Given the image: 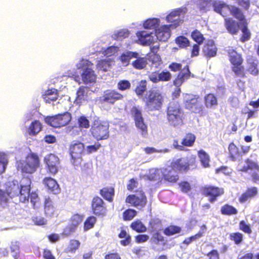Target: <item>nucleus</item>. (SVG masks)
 Wrapping results in <instances>:
<instances>
[{
	"label": "nucleus",
	"instance_id": "obj_1",
	"mask_svg": "<svg viewBox=\"0 0 259 259\" xmlns=\"http://www.w3.org/2000/svg\"><path fill=\"white\" fill-rule=\"evenodd\" d=\"M197 168V157L195 155H191L172 159L169 165L161 169V174L165 181L176 183L179 179V174H186Z\"/></svg>",
	"mask_w": 259,
	"mask_h": 259
},
{
	"label": "nucleus",
	"instance_id": "obj_2",
	"mask_svg": "<svg viewBox=\"0 0 259 259\" xmlns=\"http://www.w3.org/2000/svg\"><path fill=\"white\" fill-rule=\"evenodd\" d=\"M84 145L80 141H74L69 147L70 154L71 157V162L75 166H80L83 171L91 168V163H84L81 164L82 162V155L84 153Z\"/></svg>",
	"mask_w": 259,
	"mask_h": 259
},
{
	"label": "nucleus",
	"instance_id": "obj_3",
	"mask_svg": "<svg viewBox=\"0 0 259 259\" xmlns=\"http://www.w3.org/2000/svg\"><path fill=\"white\" fill-rule=\"evenodd\" d=\"M166 112L167 120L170 125L177 126L183 124L184 112L178 102L170 101L167 107Z\"/></svg>",
	"mask_w": 259,
	"mask_h": 259
},
{
	"label": "nucleus",
	"instance_id": "obj_4",
	"mask_svg": "<svg viewBox=\"0 0 259 259\" xmlns=\"http://www.w3.org/2000/svg\"><path fill=\"white\" fill-rule=\"evenodd\" d=\"M39 165L38 155L34 153H30L24 160L17 162V168L22 173L31 174L34 173Z\"/></svg>",
	"mask_w": 259,
	"mask_h": 259
},
{
	"label": "nucleus",
	"instance_id": "obj_5",
	"mask_svg": "<svg viewBox=\"0 0 259 259\" xmlns=\"http://www.w3.org/2000/svg\"><path fill=\"white\" fill-rule=\"evenodd\" d=\"M143 101L145 103V107L148 111H157L162 107L164 97L159 91L152 90L149 92L148 95L143 99Z\"/></svg>",
	"mask_w": 259,
	"mask_h": 259
},
{
	"label": "nucleus",
	"instance_id": "obj_6",
	"mask_svg": "<svg viewBox=\"0 0 259 259\" xmlns=\"http://www.w3.org/2000/svg\"><path fill=\"white\" fill-rule=\"evenodd\" d=\"M183 104L186 109L196 114L203 113L204 106L199 95L186 93L183 95Z\"/></svg>",
	"mask_w": 259,
	"mask_h": 259
},
{
	"label": "nucleus",
	"instance_id": "obj_7",
	"mask_svg": "<svg viewBox=\"0 0 259 259\" xmlns=\"http://www.w3.org/2000/svg\"><path fill=\"white\" fill-rule=\"evenodd\" d=\"M93 65L90 61L81 59L76 65L78 69L83 70L81 76L83 82L85 84L94 83L96 81L97 75L91 67Z\"/></svg>",
	"mask_w": 259,
	"mask_h": 259
},
{
	"label": "nucleus",
	"instance_id": "obj_8",
	"mask_svg": "<svg viewBox=\"0 0 259 259\" xmlns=\"http://www.w3.org/2000/svg\"><path fill=\"white\" fill-rule=\"evenodd\" d=\"M125 202L131 206L142 209L147 205V198L143 190L138 189L135 191V193L127 195Z\"/></svg>",
	"mask_w": 259,
	"mask_h": 259
},
{
	"label": "nucleus",
	"instance_id": "obj_9",
	"mask_svg": "<svg viewBox=\"0 0 259 259\" xmlns=\"http://www.w3.org/2000/svg\"><path fill=\"white\" fill-rule=\"evenodd\" d=\"M92 136L97 141L105 140L109 138V125L105 122L95 120L90 129Z\"/></svg>",
	"mask_w": 259,
	"mask_h": 259
},
{
	"label": "nucleus",
	"instance_id": "obj_10",
	"mask_svg": "<svg viewBox=\"0 0 259 259\" xmlns=\"http://www.w3.org/2000/svg\"><path fill=\"white\" fill-rule=\"evenodd\" d=\"M71 118V114L68 112H65L55 115L47 116L45 118V121L50 125L58 128L67 125Z\"/></svg>",
	"mask_w": 259,
	"mask_h": 259
},
{
	"label": "nucleus",
	"instance_id": "obj_11",
	"mask_svg": "<svg viewBox=\"0 0 259 259\" xmlns=\"http://www.w3.org/2000/svg\"><path fill=\"white\" fill-rule=\"evenodd\" d=\"M200 192L202 195L208 198L209 202L213 203L224 194L225 191L223 188L213 185H205L200 188Z\"/></svg>",
	"mask_w": 259,
	"mask_h": 259
},
{
	"label": "nucleus",
	"instance_id": "obj_12",
	"mask_svg": "<svg viewBox=\"0 0 259 259\" xmlns=\"http://www.w3.org/2000/svg\"><path fill=\"white\" fill-rule=\"evenodd\" d=\"M91 208L93 214L98 217H105L107 212L106 203L98 196H95L93 198Z\"/></svg>",
	"mask_w": 259,
	"mask_h": 259
},
{
	"label": "nucleus",
	"instance_id": "obj_13",
	"mask_svg": "<svg viewBox=\"0 0 259 259\" xmlns=\"http://www.w3.org/2000/svg\"><path fill=\"white\" fill-rule=\"evenodd\" d=\"M31 179L28 177H23L21 179L17 195L20 201L23 203L28 202L31 193Z\"/></svg>",
	"mask_w": 259,
	"mask_h": 259
},
{
	"label": "nucleus",
	"instance_id": "obj_14",
	"mask_svg": "<svg viewBox=\"0 0 259 259\" xmlns=\"http://www.w3.org/2000/svg\"><path fill=\"white\" fill-rule=\"evenodd\" d=\"M245 162L247 165H244L238 171L247 172L249 170H254L250 174L251 181L253 183L259 184V165L249 158L246 159Z\"/></svg>",
	"mask_w": 259,
	"mask_h": 259
},
{
	"label": "nucleus",
	"instance_id": "obj_15",
	"mask_svg": "<svg viewBox=\"0 0 259 259\" xmlns=\"http://www.w3.org/2000/svg\"><path fill=\"white\" fill-rule=\"evenodd\" d=\"M131 114L134 119L136 127L141 131L143 135L146 134L147 126L144 122L141 109L134 106L131 109Z\"/></svg>",
	"mask_w": 259,
	"mask_h": 259
},
{
	"label": "nucleus",
	"instance_id": "obj_16",
	"mask_svg": "<svg viewBox=\"0 0 259 259\" xmlns=\"http://www.w3.org/2000/svg\"><path fill=\"white\" fill-rule=\"evenodd\" d=\"M123 98V95L116 90L108 89L104 92L101 100L103 102L114 104L116 101L122 100Z\"/></svg>",
	"mask_w": 259,
	"mask_h": 259
},
{
	"label": "nucleus",
	"instance_id": "obj_17",
	"mask_svg": "<svg viewBox=\"0 0 259 259\" xmlns=\"http://www.w3.org/2000/svg\"><path fill=\"white\" fill-rule=\"evenodd\" d=\"M45 162L49 173L55 175L58 172L60 160L57 156L54 154H50L45 157Z\"/></svg>",
	"mask_w": 259,
	"mask_h": 259
},
{
	"label": "nucleus",
	"instance_id": "obj_18",
	"mask_svg": "<svg viewBox=\"0 0 259 259\" xmlns=\"http://www.w3.org/2000/svg\"><path fill=\"white\" fill-rule=\"evenodd\" d=\"M190 75L189 65H186L180 71L174 80V85L178 87L181 86L186 80L190 78Z\"/></svg>",
	"mask_w": 259,
	"mask_h": 259
},
{
	"label": "nucleus",
	"instance_id": "obj_19",
	"mask_svg": "<svg viewBox=\"0 0 259 259\" xmlns=\"http://www.w3.org/2000/svg\"><path fill=\"white\" fill-rule=\"evenodd\" d=\"M218 48L212 40H208L204 44L202 49L203 56L207 59L215 57Z\"/></svg>",
	"mask_w": 259,
	"mask_h": 259
},
{
	"label": "nucleus",
	"instance_id": "obj_20",
	"mask_svg": "<svg viewBox=\"0 0 259 259\" xmlns=\"http://www.w3.org/2000/svg\"><path fill=\"white\" fill-rule=\"evenodd\" d=\"M229 60L232 66L243 64L244 60L241 54L238 53L234 49H229L227 51Z\"/></svg>",
	"mask_w": 259,
	"mask_h": 259
},
{
	"label": "nucleus",
	"instance_id": "obj_21",
	"mask_svg": "<svg viewBox=\"0 0 259 259\" xmlns=\"http://www.w3.org/2000/svg\"><path fill=\"white\" fill-rule=\"evenodd\" d=\"M152 33H147L144 31H138L136 35L138 40L142 46H150L154 42V38L152 35Z\"/></svg>",
	"mask_w": 259,
	"mask_h": 259
},
{
	"label": "nucleus",
	"instance_id": "obj_22",
	"mask_svg": "<svg viewBox=\"0 0 259 259\" xmlns=\"http://www.w3.org/2000/svg\"><path fill=\"white\" fill-rule=\"evenodd\" d=\"M169 27L168 25H164L156 29V36L159 40L166 41L168 39L170 36Z\"/></svg>",
	"mask_w": 259,
	"mask_h": 259
},
{
	"label": "nucleus",
	"instance_id": "obj_23",
	"mask_svg": "<svg viewBox=\"0 0 259 259\" xmlns=\"http://www.w3.org/2000/svg\"><path fill=\"white\" fill-rule=\"evenodd\" d=\"M224 26L227 31L232 35L237 34L239 29L238 22L231 18H226L224 19Z\"/></svg>",
	"mask_w": 259,
	"mask_h": 259
},
{
	"label": "nucleus",
	"instance_id": "obj_24",
	"mask_svg": "<svg viewBox=\"0 0 259 259\" xmlns=\"http://www.w3.org/2000/svg\"><path fill=\"white\" fill-rule=\"evenodd\" d=\"M258 194V189L256 187L247 188L239 198V201L242 203L255 197Z\"/></svg>",
	"mask_w": 259,
	"mask_h": 259
},
{
	"label": "nucleus",
	"instance_id": "obj_25",
	"mask_svg": "<svg viewBox=\"0 0 259 259\" xmlns=\"http://www.w3.org/2000/svg\"><path fill=\"white\" fill-rule=\"evenodd\" d=\"M258 61L257 59L251 57L247 60V71L253 76H257L259 74L258 68Z\"/></svg>",
	"mask_w": 259,
	"mask_h": 259
},
{
	"label": "nucleus",
	"instance_id": "obj_26",
	"mask_svg": "<svg viewBox=\"0 0 259 259\" xmlns=\"http://www.w3.org/2000/svg\"><path fill=\"white\" fill-rule=\"evenodd\" d=\"M43 183L48 189L53 193H58L60 189L57 182L51 177H46L43 180Z\"/></svg>",
	"mask_w": 259,
	"mask_h": 259
},
{
	"label": "nucleus",
	"instance_id": "obj_27",
	"mask_svg": "<svg viewBox=\"0 0 259 259\" xmlns=\"http://www.w3.org/2000/svg\"><path fill=\"white\" fill-rule=\"evenodd\" d=\"M99 193L105 200L112 202L115 195V189L112 186L104 187L100 190Z\"/></svg>",
	"mask_w": 259,
	"mask_h": 259
},
{
	"label": "nucleus",
	"instance_id": "obj_28",
	"mask_svg": "<svg viewBox=\"0 0 259 259\" xmlns=\"http://www.w3.org/2000/svg\"><path fill=\"white\" fill-rule=\"evenodd\" d=\"M228 150L229 157L232 161H236L242 157L241 152L239 150L238 148L233 142H231L229 145Z\"/></svg>",
	"mask_w": 259,
	"mask_h": 259
},
{
	"label": "nucleus",
	"instance_id": "obj_29",
	"mask_svg": "<svg viewBox=\"0 0 259 259\" xmlns=\"http://www.w3.org/2000/svg\"><path fill=\"white\" fill-rule=\"evenodd\" d=\"M87 87L80 86L76 92V96L75 99L74 103L77 105H81L86 100L87 96Z\"/></svg>",
	"mask_w": 259,
	"mask_h": 259
},
{
	"label": "nucleus",
	"instance_id": "obj_30",
	"mask_svg": "<svg viewBox=\"0 0 259 259\" xmlns=\"http://www.w3.org/2000/svg\"><path fill=\"white\" fill-rule=\"evenodd\" d=\"M42 126L41 122L37 120L32 121L27 129V133L29 135L32 136H36L42 129Z\"/></svg>",
	"mask_w": 259,
	"mask_h": 259
},
{
	"label": "nucleus",
	"instance_id": "obj_31",
	"mask_svg": "<svg viewBox=\"0 0 259 259\" xmlns=\"http://www.w3.org/2000/svg\"><path fill=\"white\" fill-rule=\"evenodd\" d=\"M149 232L152 233L155 231L162 230V223L161 220L158 218L151 219L148 224Z\"/></svg>",
	"mask_w": 259,
	"mask_h": 259
},
{
	"label": "nucleus",
	"instance_id": "obj_32",
	"mask_svg": "<svg viewBox=\"0 0 259 259\" xmlns=\"http://www.w3.org/2000/svg\"><path fill=\"white\" fill-rule=\"evenodd\" d=\"M230 14L237 20H238L241 24L243 23L247 22L243 12L238 7L232 6L229 7V11Z\"/></svg>",
	"mask_w": 259,
	"mask_h": 259
},
{
	"label": "nucleus",
	"instance_id": "obj_33",
	"mask_svg": "<svg viewBox=\"0 0 259 259\" xmlns=\"http://www.w3.org/2000/svg\"><path fill=\"white\" fill-rule=\"evenodd\" d=\"M19 185L17 181H13L9 182L7 185L6 191L11 196L14 197L18 194V190L19 189Z\"/></svg>",
	"mask_w": 259,
	"mask_h": 259
},
{
	"label": "nucleus",
	"instance_id": "obj_34",
	"mask_svg": "<svg viewBox=\"0 0 259 259\" xmlns=\"http://www.w3.org/2000/svg\"><path fill=\"white\" fill-rule=\"evenodd\" d=\"M57 90L55 89H49L46 91L42 95V98L46 103H49L58 99Z\"/></svg>",
	"mask_w": 259,
	"mask_h": 259
},
{
	"label": "nucleus",
	"instance_id": "obj_35",
	"mask_svg": "<svg viewBox=\"0 0 259 259\" xmlns=\"http://www.w3.org/2000/svg\"><path fill=\"white\" fill-rule=\"evenodd\" d=\"M204 104L206 108H212L218 104V99L215 95L212 93L206 95L204 98Z\"/></svg>",
	"mask_w": 259,
	"mask_h": 259
},
{
	"label": "nucleus",
	"instance_id": "obj_36",
	"mask_svg": "<svg viewBox=\"0 0 259 259\" xmlns=\"http://www.w3.org/2000/svg\"><path fill=\"white\" fill-rule=\"evenodd\" d=\"M138 56H139V54L136 52L127 51L120 56L119 59L122 64L126 66L132 58H137Z\"/></svg>",
	"mask_w": 259,
	"mask_h": 259
},
{
	"label": "nucleus",
	"instance_id": "obj_37",
	"mask_svg": "<svg viewBox=\"0 0 259 259\" xmlns=\"http://www.w3.org/2000/svg\"><path fill=\"white\" fill-rule=\"evenodd\" d=\"M135 58L136 59L132 63V65L134 68L138 70H142L146 68L148 64L147 59L146 58L140 57L138 56V57Z\"/></svg>",
	"mask_w": 259,
	"mask_h": 259
},
{
	"label": "nucleus",
	"instance_id": "obj_38",
	"mask_svg": "<svg viewBox=\"0 0 259 259\" xmlns=\"http://www.w3.org/2000/svg\"><path fill=\"white\" fill-rule=\"evenodd\" d=\"M131 228L138 233H143L147 231V228L141 220L137 219L130 225Z\"/></svg>",
	"mask_w": 259,
	"mask_h": 259
},
{
	"label": "nucleus",
	"instance_id": "obj_39",
	"mask_svg": "<svg viewBox=\"0 0 259 259\" xmlns=\"http://www.w3.org/2000/svg\"><path fill=\"white\" fill-rule=\"evenodd\" d=\"M221 213L225 215H235L238 213L237 209L233 206L225 204L221 207Z\"/></svg>",
	"mask_w": 259,
	"mask_h": 259
},
{
	"label": "nucleus",
	"instance_id": "obj_40",
	"mask_svg": "<svg viewBox=\"0 0 259 259\" xmlns=\"http://www.w3.org/2000/svg\"><path fill=\"white\" fill-rule=\"evenodd\" d=\"M196 140V136L194 134L188 133L186 134L184 138L182 139L181 144L183 146L186 147H191L194 145Z\"/></svg>",
	"mask_w": 259,
	"mask_h": 259
},
{
	"label": "nucleus",
	"instance_id": "obj_41",
	"mask_svg": "<svg viewBox=\"0 0 259 259\" xmlns=\"http://www.w3.org/2000/svg\"><path fill=\"white\" fill-rule=\"evenodd\" d=\"M160 21L157 18H151L146 20L143 24L144 27L146 29H156L159 25Z\"/></svg>",
	"mask_w": 259,
	"mask_h": 259
},
{
	"label": "nucleus",
	"instance_id": "obj_42",
	"mask_svg": "<svg viewBox=\"0 0 259 259\" xmlns=\"http://www.w3.org/2000/svg\"><path fill=\"white\" fill-rule=\"evenodd\" d=\"M198 155L203 167H208L210 166L209 155L203 150H200L198 152Z\"/></svg>",
	"mask_w": 259,
	"mask_h": 259
},
{
	"label": "nucleus",
	"instance_id": "obj_43",
	"mask_svg": "<svg viewBox=\"0 0 259 259\" xmlns=\"http://www.w3.org/2000/svg\"><path fill=\"white\" fill-rule=\"evenodd\" d=\"M214 10L224 17H226L229 11V6L225 4H218L214 5Z\"/></svg>",
	"mask_w": 259,
	"mask_h": 259
},
{
	"label": "nucleus",
	"instance_id": "obj_44",
	"mask_svg": "<svg viewBox=\"0 0 259 259\" xmlns=\"http://www.w3.org/2000/svg\"><path fill=\"white\" fill-rule=\"evenodd\" d=\"M231 70L237 77L245 78L246 77L245 70L243 64L231 66Z\"/></svg>",
	"mask_w": 259,
	"mask_h": 259
},
{
	"label": "nucleus",
	"instance_id": "obj_45",
	"mask_svg": "<svg viewBox=\"0 0 259 259\" xmlns=\"http://www.w3.org/2000/svg\"><path fill=\"white\" fill-rule=\"evenodd\" d=\"M181 231V227L175 225H169L164 229L163 233L167 236H170L179 233Z\"/></svg>",
	"mask_w": 259,
	"mask_h": 259
},
{
	"label": "nucleus",
	"instance_id": "obj_46",
	"mask_svg": "<svg viewBox=\"0 0 259 259\" xmlns=\"http://www.w3.org/2000/svg\"><path fill=\"white\" fill-rule=\"evenodd\" d=\"M175 42L180 48L182 49L187 48L190 44L189 40L183 35L177 37L175 39Z\"/></svg>",
	"mask_w": 259,
	"mask_h": 259
},
{
	"label": "nucleus",
	"instance_id": "obj_47",
	"mask_svg": "<svg viewBox=\"0 0 259 259\" xmlns=\"http://www.w3.org/2000/svg\"><path fill=\"white\" fill-rule=\"evenodd\" d=\"M191 36L198 45H202L205 40L203 35L197 29H195L191 32Z\"/></svg>",
	"mask_w": 259,
	"mask_h": 259
},
{
	"label": "nucleus",
	"instance_id": "obj_48",
	"mask_svg": "<svg viewBox=\"0 0 259 259\" xmlns=\"http://www.w3.org/2000/svg\"><path fill=\"white\" fill-rule=\"evenodd\" d=\"M159 50V45L153 46L150 47V52L152 54L149 55V57L151 59V61L153 63H155L160 60V57L157 54Z\"/></svg>",
	"mask_w": 259,
	"mask_h": 259
},
{
	"label": "nucleus",
	"instance_id": "obj_49",
	"mask_svg": "<svg viewBox=\"0 0 259 259\" xmlns=\"http://www.w3.org/2000/svg\"><path fill=\"white\" fill-rule=\"evenodd\" d=\"M12 197L5 190L0 189V205L5 207Z\"/></svg>",
	"mask_w": 259,
	"mask_h": 259
},
{
	"label": "nucleus",
	"instance_id": "obj_50",
	"mask_svg": "<svg viewBox=\"0 0 259 259\" xmlns=\"http://www.w3.org/2000/svg\"><path fill=\"white\" fill-rule=\"evenodd\" d=\"M242 24L243 25L241 29L242 34L240 37V41L244 42L250 39L251 33L247 28V22L243 23Z\"/></svg>",
	"mask_w": 259,
	"mask_h": 259
},
{
	"label": "nucleus",
	"instance_id": "obj_51",
	"mask_svg": "<svg viewBox=\"0 0 259 259\" xmlns=\"http://www.w3.org/2000/svg\"><path fill=\"white\" fill-rule=\"evenodd\" d=\"M147 89V82L145 80H142L136 87L135 92L138 96H141Z\"/></svg>",
	"mask_w": 259,
	"mask_h": 259
},
{
	"label": "nucleus",
	"instance_id": "obj_52",
	"mask_svg": "<svg viewBox=\"0 0 259 259\" xmlns=\"http://www.w3.org/2000/svg\"><path fill=\"white\" fill-rule=\"evenodd\" d=\"M120 238H125V239L120 241V244L123 246L128 245L131 241V237L127 234L125 230H121L118 235Z\"/></svg>",
	"mask_w": 259,
	"mask_h": 259
},
{
	"label": "nucleus",
	"instance_id": "obj_53",
	"mask_svg": "<svg viewBox=\"0 0 259 259\" xmlns=\"http://www.w3.org/2000/svg\"><path fill=\"white\" fill-rule=\"evenodd\" d=\"M131 88L130 81L126 79L120 80L117 84V88L120 91L129 90Z\"/></svg>",
	"mask_w": 259,
	"mask_h": 259
},
{
	"label": "nucleus",
	"instance_id": "obj_54",
	"mask_svg": "<svg viewBox=\"0 0 259 259\" xmlns=\"http://www.w3.org/2000/svg\"><path fill=\"white\" fill-rule=\"evenodd\" d=\"M137 212L136 210L132 208H128L125 210L122 214L123 219L124 221L132 220L136 216Z\"/></svg>",
	"mask_w": 259,
	"mask_h": 259
},
{
	"label": "nucleus",
	"instance_id": "obj_55",
	"mask_svg": "<svg viewBox=\"0 0 259 259\" xmlns=\"http://www.w3.org/2000/svg\"><path fill=\"white\" fill-rule=\"evenodd\" d=\"M97 222V218L95 216H90L88 217L84 223V230H88L94 227Z\"/></svg>",
	"mask_w": 259,
	"mask_h": 259
},
{
	"label": "nucleus",
	"instance_id": "obj_56",
	"mask_svg": "<svg viewBox=\"0 0 259 259\" xmlns=\"http://www.w3.org/2000/svg\"><path fill=\"white\" fill-rule=\"evenodd\" d=\"M229 238L233 241L235 244H240L243 241V235L240 232H235L231 233L229 235Z\"/></svg>",
	"mask_w": 259,
	"mask_h": 259
},
{
	"label": "nucleus",
	"instance_id": "obj_57",
	"mask_svg": "<svg viewBox=\"0 0 259 259\" xmlns=\"http://www.w3.org/2000/svg\"><path fill=\"white\" fill-rule=\"evenodd\" d=\"M80 245V243L78 240L75 239L70 240L67 248L68 252L71 253L75 252L79 249Z\"/></svg>",
	"mask_w": 259,
	"mask_h": 259
},
{
	"label": "nucleus",
	"instance_id": "obj_58",
	"mask_svg": "<svg viewBox=\"0 0 259 259\" xmlns=\"http://www.w3.org/2000/svg\"><path fill=\"white\" fill-rule=\"evenodd\" d=\"M204 232L202 231L198 232L196 234L191 236L188 238H185L183 241V243L184 244H185L186 245H189L192 242L196 241L197 239H198L199 238H201L203 236Z\"/></svg>",
	"mask_w": 259,
	"mask_h": 259
},
{
	"label": "nucleus",
	"instance_id": "obj_59",
	"mask_svg": "<svg viewBox=\"0 0 259 259\" xmlns=\"http://www.w3.org/2000/svg\"><path fill=\"white\" fill-rule=\"evenodd\" d=\"M239 228L241 231L246 234H250L252 233V230L250 225L247 224L244 220L239 222Z\"/></svg>",
	"mask_w": 259,
	"mask_h": 259
},
{
	"label": "nucleus",
	"instance_id": "obj_60",
	"mask_svg": "<svg viewBox=\"0 0 259 259\" xmlns=\"http://www.w3.org/2000/svg\"><path fill=\"white\" fill-rule=\"evenodd\" d=\"M10 250L11 252L14 253L13 255L14 259H18L20 254H19V246L18 242L16 241L14 242H12L10 246Z\"/></svg>",
	"mask_w": 259,
	"mask_h": 259
},
{
	"label": "nucleus",
	"instance_id": "obj_61",
	"mask_svg": "<svg viewBox=\"0 0 259 259\" xmlns=\"http://www.w3.org/2000/svg\"><path fill=\"white\" fill-rule=\"evenodd\" d=\"M83 220V216L78 214H75L72 215L70 219L71 225L76 229L77 226L80 224Z\"/></svg>",
	"mask_w": 259,
	"mask_h": 259
},
{
	"label": "nucleus",
	"instance_id": "obj_62",
	"mask_svg": "<svg viewBox=\"0 0 259 259\" xmlns=\"http://www.w3.org/2000/svg\"><path fill=\"white\" fill-rule=\"evenodd\" d=\"M78 126L80 128H88L90 127V122L87 117L80 116L77 119Z\"/></svg>",
	"mask_w": 259,
	"mask_h": 259
},
{
	"label": "nucleus",
	"instance_id": "obj_63",
	"mask_svg": "<svg viewBox=\"0 0 259 259\" xmlns=\"http://www.w3.org/2000/svg\"><path fill=\"white\" fill-rule=\"evenodd\" d=\"M161 231H155L151 233L152 235L151 238L156 243L162 242L164 241V237L161 235Z\"/></svg>",
	"mask_w": 259,
	"mask_h": 259
},
{
	"label": "nucleus",
	"instance_id": "obj_64",
	"mask_svg": "<svg viewBox=\"0 0 259 259\" xmlns=\"http://www.w3.org/2000/svg\"><path fill=\"white\" fill-rule=\"evenodd\" d=\"M75 230L76 228L69 224L63 229L62 234L64 237H68L71 235Z\"/></svg>",
	"mask_w": 259,
	"mask_h": 259
}]
</instances>
